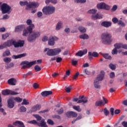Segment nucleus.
<instances>
[{
  "mask_svg": "<svg viewBox=\"0 0 127 127\" xmlns=\"http://www.w3.org/2000/svg\"><path fill=\"white\" fill-rule=\"evenodd\" d=\"M101 37L103 44H111V42H112V35L110 33L104 32L101 35Z\"/></svg>",
  "mask_w": 127,
  "mask_h": 127,
  "instance_id": "obj_3",
  "label": "nucleus"
},
{
  "mask_svg": "<svg viewBox=\"0 0 127 127\" xmlns=\"http://www.w3.org/2000/svg\"><path fill=\"white\" fill-rule=\"evenodd\" d=\"M39 6V3L35 2H31L30 3L27 5L26 9H28V8H37Z\"/></svg>",
  "mask_w": 127,
  "mask_h": 127,
  "instance_id": "obj_12",
  "label": "nucleus"
},
{
  "mask_svg": "<svg viewBox=\"0 0 127 127\" xmlns=\"http://www.w3.org/2000/svg\"><path fill=\"white\" fill-rule=\"evenodd\" d=\"M64 32H65L66 33H70V28H66L64 29Z\"/></svg>",
  "mask_w": 127,
  "mask_h": 127,
  "instance_id": "obj_64",
  "label": "nucleus"
},
{
  "mask_svg": "<svg viewBox=\"0 0 127 127\" xmlns=\"http://www.w3.org/2000/svg\"><path fill=\"white\" fill-rule=\"evenodd\" d=\"M115 72H112L110 74V77L111 79H113V78H115Z\"/></svg>",
  "mask_w": 127,
  "mask_h": 127,
  "instance_id": "obj_61",
  "label": "nucleus"
},
{
  "mask_svg": "<svg viewBox=\"0 0 127 127\" xmlns=\"http://www.w3.org/2000/svg\"><path fill=\"white\" fill-rule=\"evenodd\" d=\"M65 115L67 118H70V117H72V118H76L77 117V113L72 111L68 112Z\"/></svg>",
  "mask_w": 127,
  "mask_h": 127,
  "instance_id": "obj_22",
  "label": "nucleus"
},
{
  "mask_svg": "<svg viewBox=\"0 0 127 127\" xmlns=\"http://www.w3.org/2000/svg\"><path fill=\"white\" fill-rule=\"evenodd\" d=\"M9 35H10V33H6L5 34L2 35V39L4 40L5 39H6L7 37H9Z\"/></svg>",
  "mask_w": 127,
  "mask_h": 127,
  "instance_id": "obj_36",
  "label": "nucleus"
},
{
  "mask_svg": "<svg viewBox=\"0 0 127 127\" xmlns=\"http://www.w3.org/2000/svg\"><path fill=\"white\" fill-rule=\"evenodd\" d=\"M91 18L93 20H96V19H102L103 18V15L100 13H97L96 14H92Z\"/></svg>",
  "mask_w": 127,
  "mask_h": 127,
  "instance_id": "obj_16",
  "label": "nucleus"
},
{
  "mask_svg": "<svg viewBox=\"0 0 127 127\" xmlns=\"http://www.w3.org/2000/svg\"><path fill=\"white\" fill-rule=\"evenodd\" d=\"M109 68H110V69H111V70H116V65L113 64H110L109 65Z\"/></svg>",
  "mask_w": 127,
  "mask_h": 127,
  "instance_id": "obj_38",
  "label": "nucleus"
},
{
  "mask_svg": "<svg viewBox=\"0 0 127 127\" xmlns=\"http://www.w3.org/2000/svg\"><path fill=\"white\" fill-rule=\"evenodd\" d=\"M41 109V105H36L32 108V112H36Z\"/></svg>",
  "mask_w": 127,
  "mask_h": 127,
  "instance_id": "obj_28",
  "label": "nucleus"
},
{
  "mask_svg": "<svg viewBox=\"0 0 127 127\" xmlns=\"http://www.w3.org/2000/svg\"><path fill=\"white\" fill-rule=\"evenodd\" d=\"M36 64V61L29 62L28 61H24L21 63L20 65H23L21 69H25L26 68H30L33 65Z\"/></svg>",
  "mask_w": 127,
  "mask_h": 127,
  "instance_id": "obj_6",
  "label": "nucleus"
},
{
  "mask_svg": "<svg viewBox=\"0 0 127 127\" xmlns=\"http://www.w3.org/2000/svg\"><path fill=\"white\" fill-rule=\"evenodd\" d=\"M93 57H99V54L97 52H88V59L89 60H91V59H93Z\"/></svg>",
  "mask_w": 127,
  "mask_h": 127,
  "instance_id": "obj_15",
  "label": "nucleus"
},
{
  "mask_svg": "<svg viewBox=\"0 0 127 127\" xmlns=\"http://www.w3.org/2000/svg\"><path fill=\"white\" fill-rule=\"evenodd\" d=\"M21 105H29V102H28V100L24 99L23 100V102L21 103Z\"/></svg>",
  "mask_w": 127,
  "mask_h": 127,
  "instance_id": "obj_45",
  "label": "nucleus"
},
{
  "mask_svg": "<svg viewBox=\"0 0 127 127\" xmlns=\"http://www.w3.org/2000/svg\"><path fill=\"white\" fill-rule=\"evenodd\" d=\"M20 111L21 113H24L26 112V108L24 106H21L20 107Z\"/></svg>",
  "mask_w": 127,
  "mask_h": 127,
  "instance_id": "obj_43",
  "label": "nucleus"
},
{
  "mask_svg": "<svg viewBox=\"0 0 127 127\" xmlns=\"http://www.w3.org/2000/svg\"><path fill=\"white\" fill-rule=\"evenodd\" d=\"M53 92L52 91H44L41 92V95L42 97H47V96H49L50 95H52Z\"/></svg>",
  "mask_w": 127,
  "mask_h": 127,
  "instance_id": "obj_24",
  "label": "nucleus"
},
{
  "mask_svg": "<svg viewBox=\"0 0 127 127\" xmlns=\"http://www.w3.org/2000/svg\"><path fill=\"white\" fill-rule=\"evenodd\" d=\"M65 90L66 93H70L71 92V86H69L68 87H65Z\"/></svg>",
  "mask_w": 127,
  "mask_h": 127,
  "instance_id": "obj_54",
  "label": "nucleus"
},
{
  "mask_svg": "<svg viewBox=\"0 0 127 127\" xmlns=\"http://www.w3.org/2000/svg\"><path fill=\"white\" fill-rule=\"evenodd\" d=\"M101 25V26H103V27H106V28H108L110 27V26H112V22L104 21L102 22Z\"/></svg>",
  "mask_w": 127,
  "mask_h": 127,
  "instance_id": "obj_17",
  "label": "nucleus"
},
{
  "mask_svg": "<svg viewBox=\"0 0 127 127\" xmlns=\"http://www.w3.org/2000/svg\"><path fill=\"white\" fill-rule=\"evenodd\" d=\"M34 68L35 71H36V72H39V71L41 70V68L40 67V66L38 65L35 66Z\"/></svg>",
  "mask_w": 127,
  "mask_h": 127,
  "instance_id": "obj_50",
  "label": "nucleus"
},
{
  "mask_svg": "<svg viewBox=\"0 0 127 127\" xmlns=\"http://www.w3.org/2000/svg\"><path fill=\"white\" fill-rule=\"evenodd\" d=\"M79 38L83 40L89 39V35H88L87 34H83L79 36Z\"/></svg>",
  "mask_w": 127,
  "mask_h": 127,
  "instance_id": "obj_31",
  "label": "nucleus"
},
{
  "mask_svg": "<svg viewBox=\"0 0 127 127\" xmlns=\"http://www.w3.org/2000/svg\"><path fill=\"white\" fill-rule=\"evenodd\" d=\"M13 125L14 126H15V127H25V126H24V124H23L22 122L19 121H16V122H14L13 123Z\"/></svg>",
  "mask_w": 127,
  "mask_h": 127,
  "instance_id": "obj_23",
  "label": "nucleus"
},
{
  "mask_svg": "<svg viewBox=\"0 0 127 127\" xmlns=\"http://www.w3.org/2000/svg\"><path fill=\"white\" fill-rule=\"evenodd\" d=\"M50 2L54 4H56V3H57V0H46L45 1L46 4H48Z\"/></svg>",
  "mask_w": 127,
  "mask_h": 127,
  "instance_id": "obj_33",
  "label": "nucleus"
},
{
  "mask_svg": "<svg viewBox=\"0 0 127 127\" xmlns=\"http://www.w3.org/2000/svg\"><path fill=\"white\" fill-rule=\"evenodd\" d=\"M56 62L57 63H60V62H61V61H62V58L57 57L56 59Z\"/></svg>",
  "mask_w": 127,
  "mask_h": 127,
  "instance_id": "obj_57",
  "label": "nucleus"
},
{
  "mask_svg": "<svg viewBox=\"0 0 127 127\" xmlns=\"http://www.w3.org/2000/svg\"><path fill=\"white\" fill-rule=\"evenodd\" d=\"M43 13H42V12L41 11H39L37 12V15L38 16V17H41V16H42Z\"/></svg>",
  "mask_w": 127,
  "mask_h": 127,
  "instance_id": "obj_60",
  "label": "nucleus"
},
{
  "mask_svg": "<svg viewBox=\"0 0 127 127\" xmlns=\"http://www.w3.org/2000/svg\"><path fill=\"white\" fill-rule=\"evenodd\" d=\"M83 73H85L86 75H91V72L89 71L88 69H85L83 71Z\"/></svg>",
  "mask_w": 127,
  "mask_h": 127,
  "instance_id": "obj_53",
  "label": "nucleus"
},
{
  "mask_svg": "<svg viewBox=\"0 0 127 127\" xmlns=\"http://www.w3.org/2000/svg\"><path fill=\"white\" fill-rule=\"evenodd\" d=\"M7 107L9 109H13L14 108V101L11 99H9L7 101Z\"/></svg>",
  "mask_w": 127,
  "mask_h": 127,
  "instance_id": "obj_19",
  "label": "nucleus"
},
{
  "mask_svg": "<svg viewBox=\"0 0 127 127\" xmlns=\"http://www.w3.org/2000/svg\"><path fill=\"white\" fill-rule=\"evenodd\" d=\"M47 123L49 125H51V126H53L54 125V122L51 119L48 120Z\"/></svg>",
  "mask_w": 127,
  "mask_h": 127,
  "instance_id": "obj_52",
  "label": "nucleus"
},
{
  "mask_svg": "<svg viewBox=\"0 0 127 127\" xmlns=\"http://www.w3.org/2000/svg\"><path fill=\"white\" fill-rule=\"evenodd\" d=\"M81 103H83V104H87V103H88V98L85 97L83 99L79 100L77 102V104H81Z\"/></svg>",
  "mask_w": 127,
  "mask_h": 127,
  "instance_id": "obj_29",
  "label": "nucleus"
},
{
  "mask_svg": "<svg viewBox=\"0 0 127 127\" xmlns=\"http://www.w3.org/2000/svg\"><path fill=\"white\" fill-rule=\"evenodd\" d=\"M26 23L29 26L23 30V36H28L27 40L29 42H34L36 40V38H38L40 36V32L38 31H34L33 29L35 27L34 24L32 23V20L28 19L26 20Z\"/></svg>",
  "mask_w": 127,
  "mask_h": 127,
  "instance_id": "obj_1",
  "label": "nucleus"
},
{
  "mask_svg": "<svg viewBox=\"0 0 127 127\" xmlns=\"http://www.w3.org/2000/svg\"><path fill=\"white\" fill-rule=\"evenodd\" d=\"M112 54H113V55L118 54V49L115 47V48L112 50Z\"/></svg>",
  "mask_w": 127,
  "mask_h": 127,
  "instance_id": "obj_48",
  "label": "nucleus"
},
{
  "mask_svg": "<svg viewBox=\"0 0 127 127\" xmlns=\"http://www.w3.org/2000/svg\"><path fill=\"white\" fill-rule=\"evenodd\" d=\"M55 7L50 5L47 7H44L42 11L44 14H46V15H48L49 14H52L55 12Z\"/></svg>",
  "mask_w": 127,
  "mask_h": 127,
  "instance_id": "obj_5",
  "label": "nucleus"
},
{
  "mask_svg": "<svg viewBox=\"0 0 127 127\" xmlns=\"http://www.w3.org/2000/svg\"><path fill=\"white\" fill-rule=\"evenodd\" d=\"M104 115L105 116H109V115L110 114V112H109V111L108 110V109H107V108H105L104 109Z\"/></svg>",
  "mask_w": 127,
  "mask_h": 127,
  "instance_id": "obj_49",
  "label": "nucleus"
},
{
  "mask_svg": "<svg viewBox=\"0 0 127 127\" xmlns=\"http://www.w3.org/2000/svg\"><path fill=\"white\" fill-rule=\"evenodd\" d=\"M122 125L124 127H127V122L124 121L123 122Z\"/></svg>",
  "mask_w": 127,
  "mask_h": 127,
  "instance_id": "obj_63",
  "label": "nucleus"
},
{
  "mask_svg": "<svg viewBox=\"0 0 127 127\" xmlns=\"http://www.w3.org/2000/svg\"><path fill=\"white\" fill-rule=\"evenodd\" d=\"M3 61L5 63H9V62H11V59L10 58H5L3 59Z\"/></svg>",
  "mask_w": 127,
  "mask_h": 127,
  "instance_id": "obj_39",
  "label": "nucleus"
},
{
  "mask_svg": "<svg viewBox=\"0 0 127 127\" xmlns=\"http://www.w3.org/2000/svg\"><path fill=\"white\" fill-rule=\"evenodd\" d=\"M25 28V25L22 24L18 25L15 28V32H19L20 31H22V30Z\"/></svg>",
  "mask_w": 127,
  "mask_h": 127,
  "instance_id": "obj_18",
  "label": "nucleus"
},
{
  "mask_svg": "<svg viewBox=\"0 0 127 127\" xmlns=\"http://www.w3.org/2000/svg\"><path fill=\"white\" fill-rule=\"evenodd\" d=\"M99 83L100 82H99V80H94V86L95 88H96V89H100V88H101Z\"/></svg>",
  "mask_w": 127,
  "mask_h": 127,
  "instance_id": "obj_30",
  "label": "nucleus"
},
{
  "mask_svg": "<svg viewBox=\"0 0 127 127\" xmlns=\"http://www.w3.org/2000/svg\"><path fill=\"white\" fill-rule=\"evenodd\" d=\"M10 9H11V7L5 3L1 5V10L2 13H7L10 11Z\"/></svg>",
  "mask_w": 127,
  "mask_h": 127,
  "instance_id": "obj_8",
  "label": "nucleus"
},
{
  "mask_svg": "<svg viewBox=\"0 0 127 127\" xmlns=\"http://www.w3.org/2000/svg\"><path fill=\"white\" fill-rule=\"evenodd\" d=\"M105 77V72L103 70L100 71V74L98 75L96 78L97 81H103Z\"/></svg>",
  "mask_w": 127,
  "mask_h": 127,
  "instance_id": "obj_20",
  "label": "nucleus"
},
{
  "mask_svg": "<svg viewBox=\"0 0 127 127\" xmlns=\"http://www.w3.org/2000/svg\"><path fill=\"white\" fill-rule=\"evenodd\" d=\"M118 25H121V26H122L123 27H125V26H126V24L122 20L118 21Z\"/></svg>",
  "mask_w": 127,
  "mask_h": 127,
  "instance_id": "obj_44",
  "label": "nucleus"
},
{
  "mask_svg": "<svg viewBox=\"0 0 127 127\" xmlns=\"http://www.w3.org/2000/svg\"><path fill=\"white\" fill-rule=\"evenodd\" d=\"M112 21L114 23H117V22H119V20L117 17H114L112 19Z\"/></svg>",
  "mask_w": 127,
  "mask_h": 127,
  "instance_id": "obj_55",
  "label": "nucleus"
},
{
  "mask_svg": "<svg viewBox=\"0 0 127 127\" xmlns=\"http://www.w3.org/2000/svg\"><path fill=\"white\" fill-rule=\"evenodd\" d=\"M61 51V49L60 48L49 49L47 48L44 50V52H47V55H48V56H56V55H58Z\"/></svg>",
  "mask_w": 127,
  "mask_h": 127,
  "instance_id": "obj_4",
  "label": "nucleus"
},
{
  "mask_svg": "<svg viewBox=\"0 0 127 127\" xmlns=\"http://www.w3.org/2000/svg\"><path fill=\"white\" fill-rule=\"evenodd\" d=\"M114 47H116L117 49H121L123 48L127 50V44H123L122 43H116L114 45Z\"/></svg>",
  "mask_w": 127,
  "mask_h": 127,
  "instance_id": "obj_14",
  "label": "nucleus"
},
{
  "mask_svg": "<svg viewBox=\"0 0 127 127\" xmlns=\"http://www.w3.org/2000/svg\"><path fill=\"white\" fill-rule=\"evenodd\" d=\"M72 64L73 65V66H75V65H77L78 64V61H75L74 60H72L71 61Z\"/></svg>",
  "mask_w": 127,
  "mask_h": 127,
  "instance_id": "obj_59",
  "label": "nucleus"
},
{
  "mask_svg": "<svg viewBox=\"0 0 127 127\" xmlns=\"http://www.w3.org/2000/svg\"><path fill=\"white\" fill-rule=\"evenodd\" d=\"M87 52H88L87 49H85L82 51H79L75 54V56H79V57H82V56L83 55L87 54Z\"/></svg>",
  "mask_w": 127,
  "mask_h": 127,
  "instance_id": "obj_21",
  "label": "nucleus"
},
{
  "mask_svg": "<svg viewBox=\"0 0 127 127\" xmlns=\"http://www.w3.org/2000/svg\"><path fill=\"white\" fill-rule=\"evenodd\" d=\"M13 45L15 48H18L19 47H23L24 45V41L19 40L17 42L13 39L8 40L7 41L4 42L2 45L3 48L6 47H10Z\"/></svg>",
  "mask_w": 127,
  "mask_h": 127,
  "instance_id": "obj_2",
  "label": "nucleus"
},
{
  "mask_svg": "<svg viewBox=\"0 0 127 127\" xmlns=\"http://www.w3.org/2000/svg\"><path fill=\"white\" fill-rule=\"evenodd\" d=\"M73 108L74 109V110H75V111H77V112H81V111H82V109H81V108H80V107L79 106H73Z\"/></svg>",
  "mask_w": 127,
  "mask_h": 127,
  "instance_id": "obj_42",
  "label": "nucleus"
},
{
  "mask_svg": "<svg viewBox=\"0 0 127 127\" xmlns=\"http://www.w3.org/2000/svg\"><path fill=\"white\" fill-rule=\"evenodd\" d=\"M97 7L98 9H105L106 10H109L111 8V7L105 2L97 4Z\"/></svg>",
  "mask_w": 127,
  "mask_h": 127,
  "instance_id": "obj_9",
  "label": "nucleus"
},
{
  "mask_svg": "<svg viewBox=\"0 0 127 127\" xmlns=\"http://www.w3.org/2000/svg\"><path fill=\"white\" fill-rule=\"evenodd\" d=\"M34 117L37 119V121H41V122L42 121V117H41L40 116L38 115H35Z\"/></svg>",
  "mask_w": 127,
  "mask_h": 127,
  "instance_id": "obj_46",
  "label": "nucleus"
},
{
  "mask_svg": "<svg viewBox=\"0 0 127 127\" xmlns=\"http://www.w3.org/2000/svg\"><path fill=\"white\" fill-rule=\"evenodd\" d=\"M16 79L12 78L8 80V84L11 85V86H15L16 85Z\"/></svg>",
  "mask_w": 127,
  "mask_h": 127,
  "instance_id": "obj_26",
  "label": "nucleus"
},
{
  "mask_svg": "<svg viewBox=\"0 0 127 127\" xmlns=\"http://www.w3.org/2000/svg\"><path fill=\"white\" fill-rule=\"evenodd\" d=\"M25 56H26V53H24V54H20V55H13L12 56V58L13 59H19L20 58H22V57H25Z\"/></svg>",
  "mask_w": 127,
  "mask_h": 127,
  "instance_id": "obj_25",
  "label": "nucleus"
},
{
  "mask_svg": "<svg viewBox=\"0 0 127 127\" xmlns=\"http://www.w3.org/2000/svg\"><path fill=\"white\" fill-rule=\"evenodd\" d=\"M28 1H20V5L21 6H23L24 5H28Z\"/></svg>",
  "mask_w": 127,
  "mask_h": 127,
  "instance_id": "obj_37",
  "label": "nucleus"
},
{
  "mask_svg": "<svg viewBox=\"0 0 127 127\" xmlns=\"http://www.w3.org/2000/svg\"><path fill=\"white\" fill-rule=\"evenodd\" d=\"M58 115H62V113L64 112L63 108H61L60 110L57 111Z\"/></svg>",
  "mask_w": 127,
  "mask_h": 127,
  "instance_id": "obj_51",
  "label": "nucleus"
},
{
  "mask_svg": "<svg viewBox=\"0 0 127 127\" xmlns=\"http://www.w3.org/2000/svg\"><path fill=\"white\" fill-rule=\"evenodd\" d=\"M78 30H79L80 32H81V33H85V32L87 31L85 27H83V26L78 27Z\"/></svg>",
  "mask_w": 127,
  "mask_h": 127,
  "instance_id": "obj_32",
  "label": "nucleus"
},
{
  "mask_svg": "<svg viewBox=\"0 0 127 127\" xmlns=\"http://www.w3.org/2000/svg\"><path fill=\"white\" fill-rule=\"evenodd\" d=\"M103 56L105 59H108V60H111L112 59V56L109 55L108 54H104Z\"/></svg>",
  "mask_w": 127,
  "mask_h": 127,
  "instance_id": "obj_34",
  "label": "nucleus"
},
{
  "mask_svg": "<svg viewBox=\"0 0 127 127\" xmlns=\"http://www.w3.org/2000/svg\"><path fill=\"white\" fill-rule=\"evenodd\" d=\"M97 13V10L95 9H90L88 11V13H92L93 14H95V13Z\"/></svg>",
  "mask_w": 127,
  "mask_h": 127,
  "instance_id": "obj_41",
  "label": "nucleus"
},
{
  "mask_svg": "<svg viewBox=\"0 0 127 127\" xmlns=\"http://www.w3.org/2000/svg\"><path fill=\"white\" fill-rule=\"evenodd\" d=\"M62 27H63V23L59 21L57 23L55 30L57 31L60 30Z\"/></svg>",
  "mask_w": 127,
  "mask_h": 127,
  "instance_id": "obj_27",
  "label": "nucleus"
},
{
  "mask_svg": "<svg viewBox=\"0 0 127 127\" xmlns=\"http://www.w3.org/2000/svg\"><path fill=\"white\" fill-rule=\"evenodd\" d=\"M9 55H10V51H9V50H7L3 54L2 56L5 57V56H9Z\"/></svg>",
  "mask_w": 127,
  "mask_h": 127,
  "instance_id": "obj_35",
  "label": "nucleus"
},
{
  "mask_svg": "<svg viewBox=\"0 0 127 127\" xmlns=\"http://www.w3.org/2000/svg\"><path fill=\"white\" fill-rule=\"evenodd\" d=\"M69 54V50H66L63 54V55H68Z\"/></svg>",
  "mask_w": 127,
  "mask_h": 127,
  "instance_id": "obj_62",
  "label": "nucleus"
},
{
  "mask_svg": "<svg viewBox=\"0 0 127 127\" xmlns=\"http://www.w3.org/2000/svg\"><path fill=\"white\" fill-rule=\"evenodd\" d=\"M14 100L17 103H20L21 102H22V99L20 98V97H16L14 99Z\"/></svg>",
  "mask_w": 127,
  "mask_h": 127,
  "instance_id": "obj_47",
  "label": "nucleus"
},
{
  "mask_svg": "<svg viewBox=\"0 0 127 127\" xmlns=\"http://www.w3.org/2000/svg\"><path fill=\"white\" fill-rule=\"evenodd\" d=\"M48 37L47 36H45L42 38V41H43V42H46V41H48Z\"/></svg>",
  "mask_w": 127,
  "mask_h": 127,
  "instance_id": "obj_56",
  "label": "nucleus"
},
{
  "mask_svg": "<svg viewBox=\"0 0 127 127\" xmlns=\"http://www.w3.org/2000/svg\"><path fill=\"white\" fill-rule=\"evenodd\" d=\"M14 66V64L13 63H10L9 65L6 66V69H10V68H12Z\"/></svg>",
  "mask_w": 127,
  "mask_h": 127,
  "instance_id": "obj_40",
  "label": "nucleus"
},
{
  "mask_svg": "<svg viewBox=\"0 0 127 127\" xmlns=\"http://www.w3.org/2000/svg\"><path fill=\"white\" fill-rule=\"evenodd\" d=\"M58 39V38L55 36L50 37L48 40V45L50 46H54L55 41H57Z\"/></svg>",
  "mask_w": 127,
  "mask_h": 127,
  "instance_id": "obj_10",
  "label": "nucleus"
},
{
  "mask_svg": "<svg viewBox=\"0 0 127 127\" xmlns=\"http://www.w3.org/2000/svg\"><path fill=\"white\" fill-rule=\"evenodd\" d=\"M79 72H77L73 77V80H76V79L78 78V76H79Z\"/></svg>",
  "mask_w": 127,
  "mask_h": 127,
  "instance_id": "obj_58",
  "label": "nucleus"
},
{
  "mask_svg": "<svg viewBox=\"0 0 127 127\" xmlns=\"http://www.w3.org/2000/svg\"><path fill=\"white\" fill-rule=\"evenodd\" d=\"M102 99H103L104 103L102 100L98 101L95 103V106L96 107H99L100 106H101V105H105V104H108V100H107V99H106V98H104V97L103 96Z\"/></svg>",
  "mask_w": 127,
  "mask_h": 127,
  "instance_id": "obj_13",
  "label": "nucleus"
},
{
  "mask_svg": "<svg viewBox=\"0 0 127 127\" xmlns=\"http://www.w3.org/2000/svg\"><path fill=\"white\" fill-rule=\"evenodd\" d=\"M2 94L3 96H7L8 95H17L18 94V93H16L15 92L12 91V90L6 89L2 91Z\"/></svg>",
  "mask_w": 127,
  "mask_h": 127,
  "instance_id": "obj_11",
  "label": "nucleus"
},
{
  "mask_svg": "<svg viewBox=\"0 0 127 127\" xmlns=\"http://www.w3.org/2000/svg\"><path fill=\"white\" fill-rule=\"evenodd\" d=\"M28 124H31L32 125H37L38 127H48L47 125H46V122H45V120L42 119L41 121V123H38L36 122V120H32L31 121L28 122Z\"/></svg>",
  "mask_w": 127,
  "mask_h": 127,
  "instance_id": "obj_7",
  "label": "nucleus"
}]
</instances>
